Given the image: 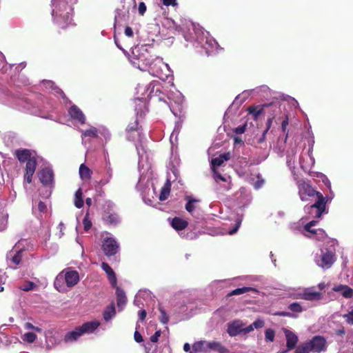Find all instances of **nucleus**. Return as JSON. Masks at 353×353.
Masks as SVG:
<instances>
[{"mask_svg": "<svg viewBox=\"0 0 353 353\" xmlns=\"http://www.w3.org/2000/svg\"><path fill=\"white\" fill-rule=\"evenodd\" d=\"M269 91V88L265 85H263L259 87H257L254 89L251 90V92H253V94H260L261 92L266 93Z\"/></svg>", "mask_w": 353, "mask_h": 353, "instance_id": "61", "label": "nucleus"}, {"mask_svg": "<svg viewBox=\"0 0 353 353\" xmlns=\"http://www.w3.org/2000/svg\"><path fill=\"white\" fill-rule=\"evenodd\" d=\"M36 338L37 336L33 332H27L22 336L23 341L30 343H33L35 341Z\"/></svg>", "mask_w": 353, "mask_h": 353, "instance_id": "53", "label": "nucleus"}, {"mask_svg": "<svg viewBox=\"0 0 353 353\" xmlns=\"http://www.w3.org/2000/svg\"><path fill=\"white\" fill-rule=\"evenodd\" d=\"M181 127H182V124L180 121H178L175 123V126H174V128L170 135V142L172 143H173V141L174 139L175 141H176L177 139V136L178 134H179V132L181 129Z\"/></svg>", "mask_w": 353, "mask_h": 353, "instance_id": "49", "label": "nucleus"}, {"mask_svg": "<svg viewBox=\"0 0 353 353\" xmlns=\"http://www.w3.org/2000/svg\"><path fill=\"white\" fill-rule=\"evenodd\" d=\"M128 9L122 6V8H117L115 11L114 23L125 21L128 18Z\"/></svg>", "mask_w": 353, "mask_h": 353, "instance_id": "26", "label": "nucleus"}, {"mask_svg": "<svg viewBox=\"0 0 353 353\" xmlns=\"http://www.w3.org/2000/svg\"><path fill=\"white\" fill-rule=\"evenodd\" d=\"M43 83L47 88H50L52 90H54L55 94H61L63 96V97H65L63 92L59 88L57 87L53 82L50 81H46Z\"/></svg>", "mask_w": 353, "mask_h": 353, "instance_id": "47", "label": "nucleus"}, {"mask_svg": "<svg viewBox=\"0 0 353 353\" xmlns=\"http://www.w3.org/2000/svg\"><path fill=\"white\" fill-rule=\"evenodd\" d=\"M159 311L161 314L159 316L160 321L163 324H167L169 321L168 315L166 314L165 311L161 307H159Z\"/></svg>", "mask_w": 353, "mask_h": 353, "instance_id": "58", "label": "nucleus"}, {"mask_svg": "<svg viewBox=\"0 0 353 353\" xmlns=\"http://www.w3.org/2000/svg\"><path fill=\"white\" fill-rule=\"evenodd\" d=\"M82 335L83 334L79 326L76 327L74 330L66 333L64 336V341L66 343H73L77 341Z\"/></svg>", "mask_w": 353, "mask_h": 353, "instance_id": "25", "label": "nucleus"}, {"mask_svg": "<svg viewBox=\"0 0 353 353\" xmlns=\"http://www.w3.org/2000/svg\"><path fill=\"white\" fill-rule=\"evenodd\" d=\"M83 228L85 231H88L92 227V222L89 219V214L87 212L83 219Z\"/></svg>", "mask_w": 353, "mask_h": 353, "instance_id": "57", "label": "nucleus"}, {"mask_svg": "<svg viewBox=\"0 0 353 353\" xmlns=\"http://www.w3.org/2000/svg\"><path fill=\"white\" fill-rule=\"evenodd\" d=\"M200 352L204 353L209 352L208 341H199L193 343L190 353H197Z\"/></svg>", "mask_w": 353, "mask_h": 353, "instance_id": "28", "label": "nucleus"}, {"mask_svg": "<svg viewBox=\"0 0 353 353\" xmlns=\"http://www.w3.org/2000/svg\"><path fill=\"white\" fill-rule=\"evenodd\" d=\"M230 159V153L227 152L220 154L218 157L214 158L211 160V167L212 171L216 170L215 167L221 165L224 161H228Z\"/></svg>", "mask_w": 353, "mask_h": 353, "instance_id": "30", "label": "nucleus"}, {"mask_svg": "<svg viewBox=\"0 0 353 353\" xmlns=\"http://www.w3.org/2000/svg\"><path fill=\"white\" fill-rule=\"evenodd\" d=\"M40 181L46 186L52 185L54 181V174L50 168H45L39 172Z\"/></svg>", "mask_w": 353, "mask_h": 353, "instance_id": "17", "label": "nucleus"}, {"mask_svg": "<svg viewBox=\"0 0 353 353\" xmlns=\"http://www.w3.org/2000/svg\"><path fill=\"white\" fill-rule=\"evenodd\" d=\"M15 154L18 160L21 163L27 162L34 157L32 155V152L28 149L17 150Z\"/></svg>", "mask_w": 353, "mask_h": 353, "instance_id": "27", "label": "nucleus"}, {"mask_svg": "<svg viewBox=\"0 0 353 353\" xmlns=\"http://www.w3.org/2000/svg\"><path fill=\"white\" fill-rule=\"evenodd\" d=\"M317 221L313 220L307 223L303 228H301L299 223H292L290 228L294 232L300 231L304 236L310 238H316L319 240H323L326 237L325 231L322 229L312 230L311 228L317 223Z\"/></svg>", "mask_w": 353, "mask_h": 353, "instance_id": "8", "label": "nucleus"}, {"mask_svg": "<svg viewBox=\"0 0 353 353\" xmlns=\"http://www.w3.org/2000/svg\"><path fill=\"white\" fill-rule=\"evenodd\" d=\"M252 290L253 289L252 288H248V287H243V288H236V289L232 290L229 294V295H230V296L239 295V294H242L243 293L248 292Z\"/></svg>", "mask_w": 353, "mask_h": 353, "instance_id": "51", "label": "nucleus"}, {"mask_svg": "<svg viewBox=\"0 0 353 353\" xmlns=\"http://www.w3.org/2000/svg\"><path fill=\"white\" fill-rule=\"evenodd\" d=\"M21 243L20 241L16 243L12 249L6 254L8 265L12 269L17 268L24 256L26 250L23 248L21 247Z\"/></svg>", "mask_w": 353, "mask_h": 353, "instance_id": "10", "label": "nucleus"}, {"mask_svg": "<svg viewBox=\"0 0 353 353\" xmlns=\"http://www.w3.org/2000/svg\"><path fill=\"white\" fill-rule=\"evenodd\" d=\"M131 64L141 70H148L150 74L162 81L172 79V71L163 59L152 54V48L148 45L137 46L132 48L129 58Z\"/></svg>", "mask_w": 353, "mask_h": 353, "instance_id": "1", "label": "nucleus"}, {"mask_svg": "<svg viewBox=\"0 0 353 353\" xmlns=\"http://www.w3.org/2000/svg\"><path fill=\"white\" fill-rule=\"evenodd\" d=\"M172 227L176 230H182L188 225V222L181 218L174 217L171 221Z\"/></svg>", "mask_w": 353, "mask_h": 353, "instance_id": "37", "label": "nucleus"}, {"mask_svg": "<svg viewBox=\"0 0 353 353\" xmlns=\"http://www.w3.org/2000/svg\"><path fill=\"white\" fill-rule=\"evenodd\" d=\"M112 178V170L110 165H106L105 168V172L103 174V176L101 180L99 182V184L101 186H104L108 184Z\"/></svg>", "mask_w": 353, "mask_h": 353, "instance_id": "35", "label": "nucleus"}, {"mask_svg": "<svg viewBox=\"0 0 353 353\" xmlns=\"http://www.w3.org/2000/svg\"><path fill=\"white\" fill-rule=\"evenodd\" d=\"M333 290L340 292L345 298H351L353 296V290L347 285H338L333 288Z\"/></svg>", "mask_w": 353, "mask_h": 353, "instance_id": "33", "label": "nucleus"}, {"mask_svg": "<svg viewBox=\"0 0 353 353\" xmlns=\"http://www.w3.org/2000/svg\"><path fill=\"white\" fill-rule=\"evenodd\" d=\"M183 36L185 41L196 43V47L201 46L208 56L218 50L219 46L216 40L210 36L208 32H204L199 26H196L194 23H191L188 32H185Z\"/></svg>", "mask_w": 353, "mask_h": 353, "instance_id": "3", "label": "nucleus"}, {"mask_svg": "<svg viewBox=\"0 0 353 353\" xmlns=\"http://www.w3.org/2000/svg\"><path fill=\"white\" fill-rule=\"evenodd\" d=\"M245 324L241 320L236 319L227 324V333L231 337L236 336L237 335L242 334L243 329Z\"/></svg>", "mask_w": 353, "mask_h": 353, "instance_id": "14", "label": "nucleus"}, {"mask_svg": "<svg viewBox=\"0 0 353 353\" xmlns=\"http://www.w3.org/2000/svg\"><path fill=\"white\" fill-rule=\"evenodd\" d=\"M115 314H116L115 307H114V304L112 303L105 309V310L103 313V316L104 320L106 322H108L115 316Z\"/></svg>", "mask_w": 353, "mask_h": 353, "instance_id": "38", "label": "nucleus"}, {"mask_svg": "<svg viewBox=\"0 0 353 353\" xmlns=\"http://www.w3.org/2000/svg\"><path fill=\"white\" fill-rule=\"evenodd\" d=\"M253 94V92L250 90H245L241 94L238 95L235 100L234 103L241 104L243 103L249 97L250 94Z\"/></svg>", "mask_w": 353, "mask_h": 353, "instance_id": "48", "label": "nucleus"}, {"mask_svg": "<svg viewBox=\"0 0 353 353\" xmlns=\"http://www.w3.org/2000/svg\"><path fill=\"white\" fill-rule=\"evenodd\" d=\"M187 200V203L185 205V210L192 216H195V212L196 210V203L199 201L195 199H192L190 196H187L185 197Z\"/></svg>", "mask_w": 353, "mask_h": 353, "instance_id": "36", "label": "nucleus"}, {"mask_svg": "<svg viewBox=\"0 0 353 353\" xmlns=\"http://www.w3.org/2000/svg\"><path fill=\"white\" fill-rule=\"evenodd\" d=\"M115 205L111 201H106L104 204L103 220L108 224L117 225L120 222L119 216L113 210Z\"/></svg>", "mask_w": 353, "mask_h": 353, "instance_id": "11", "label": "nucleus"}, {"mask_svg": "<svg viewBox=\"0 0 353 353\" xmlns=\"http://www.w3.org/2000/svg\"><path fill=\"white\" fill-rule=\"evenodd\" d=\"M168 99L170 101H173L174 104L176 105L177 108L179 110H181L182 106V103L183 101V97L181 92H177L176 93V99H174V97H171L170 95L168 96Z\"/></svg>", "mask_w": 353, "mask_h": 353, "instance_id": "45", "label": "nucleus"}, {"mask_svg": "<svg viewBox=\"0 0 353 353\" xmlns=\"http://www.w3.org/2000/svg\"><path fill=\"white\" fill-rule=\"evenodd\" d=\"M99 134H101V136H102L106 141L110 139L111 134L110 131L104 126H100L99 128Z\"/></svg>", "mask_w": 353, "mask_h": 353, "instance_id": "50", "label": "nucleus"}, {"mask_svg": "<svg viewBox=\"0 0 353 353\" xmlns=\"http://www.w3.org/2000/svg\"><path fill=\"white\" fill-rule=\"evenodd\" d=\"M127 139L132 141H139L135 143L137 154L139 157V168L141 166V161L143 159V156L146 153L145 149L142 144L141 134L138 126V120L136 119L133 123H130L127 128Z\"/></svg>", "mask_w": 353, "mask_h": 353, "instance_id": "7", "label": "nucleus"}, {"mask_svg": "<svg viewBox=\"0 0 353 353\" xmlns=\"http://www.w3.org/2000/svg\"><path fill=\"white\" fill-rule=\"evenodd\" d=\"M79 281L78 272L71 268H66L57 276L54 285L59 292H63L65 290V287L72 288L78 283Z\"/></svg>", "mask_w": 353, "mask_h": 353, "instance_id": "6", "label": "nucleus"}, {"mask_svg": "<svg viewBox=\"0 0 353 353\" xmlns=\"http://www.w3.org/2000/svg\"><path fill=\"white\" fill-rule=\"evenodd\" d=\"M235 222H236V223H235L234 227L232 229H231V230H230L228 231V234H230V235H232V234H235L237 232L239 228L240 227V225L241 224L242 217L241 216L238 217L236 219Z\"/></svg>", "mask_w": 353, "mask_h": 353, "instance_id": "60", "label": "nucleus"}, {"mask_svg": "<svg viewBox=\"0 0 353 353\" xmlns=\"http://www.w3.org/2000/svg\"><path fill=\"white\" fill-rule=\"evenodd\" d=\"M296 185L298 194L302 201H310L314 197L316 198L314 203L304 207L305 213L311 214L316 219H319L323 213H327V211L325 210V198L321 192L315 190L310 184L303 180L297 181Z\"/></svg>", "mask_w": 353, "mask_h": 353, "instance_id": "2", "label": "nucleus"}, {"mask_svg": "<svg viewBox=\"0 0 353 353\" xmlns=\"http://www.w3.org/2000/svg\"><path fill=\"white\" fill-rule=\"evenodd\" d=\"M99 134V128H97L95 127H90L89 129L85 130L84 131H81V138H82V143L83 145L86 144L87 140L86 137H93L96 138Z\"/></svg>", "mask_w": 353, "mask_h": 353, "instance_id": "32", "label": "nucleus"}, {"mask_svg": "<svg viewBox=\"0 0 353 353\" xmlns=\"http://www.w3.org/2000/svg\"><path fill=\"white\" fill-rule=\"evenodd\" d=\"M137 294L143 301H147L151 298V292L147 290H139Z\"/></svg>", "mask_w": 353, "mask_h": 353, "instance_id": "54", "label": "nucleus"}, {"mask_svg": "<svg viewBox=\"0 0 353 353\" xmlns=\"http://www.w3.org/2000/svg\"><path fill=\"white\" fill-rule=\"evenodd\" d=\"M212 172H213V177H214V180L216 181V182L219 183V181H223V182L226 183V185L224 187V189L226 190H228L231 188L230 176H228L227 174L222 175L216 170H214Z\"/></svg>", "mask_w": 353, "mask_h": 353, "instance_id": "31", "label": "nucleus"}, {"mask_svg": "<svg viewBox=\"0 0 353 353\" xmlns=\"http://www.w3.org/2000/svg\"><path fill=\"white\" fill-rule=\"evenodd\" d=\"M68 114L71 119L80 124H84L85 117L83 112L75 105H72L68 110Z\"/></svg>", "mask_w": 353, "mask_h": 353, "instance_id": "18", "label": "nucleus"}, {"mask_svg": "<svg viewBox=\"0 0 353 353\" xmlns=\"http://www.w3.org/2000/svg\"><path fill=\"white\" fill-rule=\"evenodd\" d=\"M310 352H311V350L307 343L298 346L295 350V353H309Z\"/></svg>", "mask_w": 353, "mask_h": 353, "instance_id": "59", "label": "nucleus"}, {"mask_svg": "<svg viewBox=\"0 0 353 353\" xmlns=\"http://www.w3.org/2000/svg\"><path fill=\"white\" fill-rule=\"evenodd\" d=\"M236 198L238 199L239 204L242 207L249 205L252 201L250 192L244 188H241L236 193Z\"/></svg>", "mask_w": 353, "mask_h": 353, "instance_id": "19", "label": "nucleus"}, {"mask_svg": "<svg viewBox=\"0 0 353 353\" xmlns=\"http://www.w3.org/2000/svg\"><path fill=\"white\" fill-rule=\"evenodd\" d=\"M102 249L106 256H114L119 250V244L113 236H106L103 241Z\"/></svg>", "mask_w": 353, "mask_h": 353, "instance_id": "12", "label": "nucleus"}, {"mask_svg": "<svg viewBox=\"0 0 353 353\" xmlns=\"http://www.w3.org/2000/svg\"><path fill=\"white\" fill-rule=\"evenodd\" d=\"M249 113L252 115L254 119H256L263 112L269 113L268 118L275 119L279 114H281L279 119L281 121V128L283 132H285L286 127L288 125V118L285 114H282L281 110V103L278 100L272 101L270 103H265L262 108L250 107L248 108Z\"/></svg>", "mask_w": 353, "mask_h": 353, "instance_id": "5", "label": "nucleus"}, {"mask_svg": "<svg viewBox=\"0 0 353 353\" xmlns=\"http://www.w3.org/2000/svg\"><path fill=\"white\" fill-rule=\"evenodd\" d=\"M275 332L271 328L266 329L265 332V339L268 342H272L274 340Z\"/></svg>", "mask_w": 353, "mask_h": 353, "instance_id": "52", "label": "nucleus"}, {"mask_svg": "<svg viewBox=\"0 0 353 353\" xmlns=\"http://www.w3.org/2000/svg\"><path fill=\"white\" fill-rule=\"evenodd\" d=\"M48 212L47 203L39 201H34L32 203V213L38 219H42L43 214Z\"/></svg>", "mask_w": 353, "mask_h": 353, "instance_id": "16", "label": "nucleus"}, {"mask_svg": "<svg viewBox=\"0 0 353 353\" xmlns=\"http://www.w3.org/2000/svg\"><path fill=\"white\" fill-rule=\"evenodd\" d=\"M302 297L306 301H319L322 299V294L319 292H314L311 288H305Z\"/></svg>", "mask_w": 353, "mask_h": 353, "instance_id": "24", "label": "nucleus"}, {"mask_svg": "<svg viewBox=\"0 0 353 353\" xmlns=\"http://www.w3.org/2000/svg\"><path fill=\"white\" fill-rule=\"evenodd\" d=\"M116 296L117 307L119 308V310L121 311L126 305L127 297L125 296V292L119 287H117Z\"/></svg>", "mask_w": 353, "mask_h": 353, "instance_id": "23", "label": "nucleus"}, {"mask_svg": "<svg viewBox=\"0 0 353 353\" xmlns=\"http://www.w3.org/2000/svg\"><path fill=\"white\" fill-rule=\"evenodd\" d=\"M209 352L213 350L219 353H227L228 350L223 346L220 342L212 341H208Z\"/></svg>", "mask_w": 353, "mask_h": 353, "instance_id": "34", "label": "nucleus"}, {"mask_svg": "<svg viewBox=\"0 0 353 353\" xmlns=\"http://www.w3.org/2000/svg\"><path fill=\"white\" fill-rule=\"evenodd\" d=\"M170 179H168L167 180L166 183L164 185V186L162 188L161 193L159 196V199L161 201H165L167 199V198L169 196L170 191Z\"/></svg>", "mask_w": 353, "mask_h": 353, "instance_id": "40", "label": "nucleus"}, {"mask_svg": "<svg viewBox=\"0 0 353 353\" xmlns=\"http://www.w3.org/2000/svg\"><path fill=\"white\" fill-rule=\"evenodd\" d=\"M8 218V214L6 211H0V232L3 231L6 228Z\"/></svg>", "mask_w": 353, "mask_h": 353, "instance_id": "44", "label": "nucleus"}, {"mask_svg": "<svg viewBox=\"0 0 353 353\" xmlns=\"http://www.w3.org/2000/svg\"><path fill=\"white\" fill-rule=\"evenodd\" d=\"M155 86L156 84L154 82H151L147 85L146 92L148 93V97L151 98L153 92H157L159 91V88L155 90Z\"/></svg>", "mask_w": 353, "mask_h": 353, "instance_id": "55", "label": "nucleus"}, {"mask_svg": "<svg viewBox=\"0 0 353 353\" xmlns=\"http://www.w3.org/2000/svg\"><path fill=\"white\" fill-rule=\"evenodd\" d=\"M37 166L35 157L26 162V171L29 173H34Z\"/></svg>", "mask_w": 353, "mask_h": 353, "instance_id": "46", "label": "nucleus"}, {"mask_svg": "<svg viewBox=\"0 0 353 353\" xmlns=\"http://www.w3.org/2000/svg\"><path fill=\"white\" fill-rule=\"evenodd\" d=\"M314 143V140H312L311 142L310 143V148H309V150L307 152L309 161L307 163H305L303 156H301L299 159L300 165H301V168L304 170H306L310 168V167H312L314 164L315 161H314V157L312 156Z\"/></svg>", "mask_w": 353, "mask_h": 353, "instance_id": "20", "label": "nucleus"}, {"mask_svg": "<svg viewBox=\"0 0 353 353\" xmlns=\"http://www.w3.org/2000/svg\"><path fill=\"white\" fill-rule=\"evenodd\" d=\"M316 264L323 269H328L335 261V254L333 250L321 248L314 257Z\"/></svg>", "mask_w": 353, "mask_h": 353, "instance_id": "9", "label": "nucleus"}, {"mask_svg": "<svg viewBox=\"0 0 353 353\" xmlns=\"http://www.w3.org/2000/svg\"><path fill=\"white\" fill-rule=\"evenodd\" d=\"M296 154V148H290V150H288L287 151V154H286L287 165H288V168L290 169V170L293 174H294Z\"/></svg>", "mask_w": 353, "mask_h": 353, "instance_id": "22", "label": "nucleus"}, {"mask_svg": "<svg viewBox=\"0 0 353 353\" xmlns=\"http://www.w3.org/2000/svg\"><path fill=\"white\" fill-rule=\"evenodd\" d=\"M343 316L345 319L348 324L353 325V310L347 314H344Z\"/></svg>", "mask_w": 353, "mask_h": 353, "instance_id": "64", "label": "nucleus"}, {"mask_svg": "<svg viewBox=\"0 0 353 353\" xmlns=\"http://www.w3.org/2000/svg\"><path fill=\"white\" fill-rule=\"evenodd\" d=\"M92 172L85 164L82 163L79 167V175L81 179L88 180L91 177Z\"/></svg>", "mask_w": 353, "mask_h": 353, "instance_id": "39", "label": "nucleus"}, {"mask_svg": "<svg viewBox=\"0 0 353 353\" xmlns=\"http://www.w3.org/2000/svg\"><path fill=\"white\" fill-rule=\"evenodd\" d=\"M288 309L293 312L301 313L305 310L306 307L299 302H294L288 305Z\"/></svg>", "mask_w": 353, "mask_h": 353, "instance_id": "43", "label": "nucleus"}, {"mask_svg": "<svg viewBox=\"0 0 353 353\" xmlns=\"http://www.w3.org/2000/svg\"><path fill=\"white\" fill-rule=\"evenodd\" d=\"M74 203L77 208H81L83 206V192L81 188H79L74 194Z\"/></svg>", "mask_w": 353, "mask_h": 353, "instance_id": "41", "label": "nucleus"}, {"mask_svg": "<svg viewBox=\"0 0 353 353\" xmlns=\"http://www.w3.org/2000/svg\"><path fill=\"white\" fill-rule=\"evenodd\" d=\"M108 279L111 284V285L117 290V279L115 275V273L113 272L112 274L107 276Z\"/></svg>", "mask_w": 353, "mask_h": 353, "instance_id": "63", "label": "nucleus"}, {"mask_svg": "<svg viewBox=\"0 0 353 353\" xmlns=\"http://www.w3.org/2000/svg\"><path fill=\"white\" fill-rule=\"evenodd\" d=\"M307 343L313 352H321L326 349V341L323 336H315Z\"/></svg>", "mask_w": 353, "mask_h": 353, "instance_id": "13", "label": "nucleus"}, {"mask_svg": "<svg viewBox=\"0 0 353 353\" xmlns=\"http://www.w3.org/2000/svg\"><path fill=\"white\" fill-rule=\"evenodd\" d=\"M101 325L99 321L94 320L91 321H87L79 326L83 335V334H90L94 332V331L99 327Z\"/></svg>", "mask_w": 353, "mask_h": 353, "instance_id": "21", "label": "nucleus"}, {"mask_svg": "<svg viewBox=\"0 0 353 353\" xmlns=\"http://www.w3.org/2000/svg\"><path fill=\"white\" fill-rule=\"evenodd\" d=\"M273 118H268L266 123V129L263 132L260 137H256L255 140L258 143H262L265 141V136L268 130H270L272 123Z\"/></svg>", "mask_w": 353, "mask_h": 353, "instance_id": "42", "label": "nucleus"}, {"mask_svg": "<svg viewBox=\"0 0 353 353\" xmlns=\"http://www.w3.org/2000/svg\"><path fill=\"white\" fill-rule=\"evenodd\" d=\"M52 17L61 28H65L72 24L74 6L66 0H55L52 1Z\"/></svg>", "mask_w": 353, "mask_h": 353, "instance_id": "4", "label": "nucleus"}, {"mask_svg": "<svg viewBox=\"0 0 353 353\" xmlns=\"http://www.w3.org/2000/svg\"><path fill=\"white\" fill-rule=\"evenodd\" d=\"M35 287V284L32 281H26L24 283L20 285L19 288L26 292L33 290Z\"/></svg>", "mask_w": 353, "mask_h": 353, "instance_id": "56", "label": "nucleus"}, {"mask_svg": "<svg viewBox=\"0 0 353 353\" xmlns=\"http://www.w3.org/2000/svg\"><path fill=\"white\" fill-rule=\"evenodd\" d=\"M284 333L286 338V349L280 350L278 353H287L288 352L293 350L296 347L299 341L298 336L293 332L285 330Z\"/></svg>", "mask_w": 353, "mask_h": 353, "instance_id": "15", "label": "nucleus"}, {"mask_svg": "<svg viewBox=\"0 0 353 353\" xmlns=\"http://www.w3.org/2000/svg\"><path fill=\"white\" fill-rule=\"evenodd\" d=\"M264 183H265V180L259 175L257 176V180L255 182H254L253 186H254V189L259 190L263 187Z\"/></svg>", "mask_w": 353, "mask_h": 353, "instance_id": "62", "label": "nucleus"}, {"mask_svg": "<svg viewBox=\"0 0 353 353\" xmlns=\"http://www.w3.org/2000/svg\"><path fill=\"white\" fill-rule=\"evenodd\" d=\"M14 95L7 90L3 85L0 84V102L3 103H9L12 102Z\"/></svg>", "mask_w": 353, "mask_h": 353, "instance_id": "29", "label": "nucleus"}]
</instances>
